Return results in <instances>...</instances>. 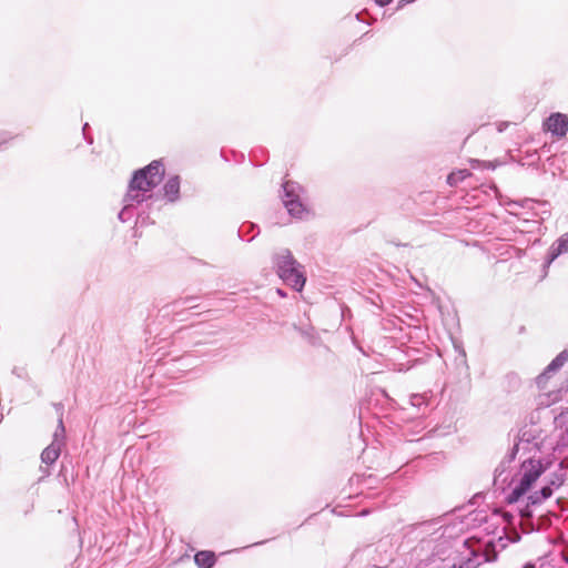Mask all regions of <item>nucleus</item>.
Returning a JSON list of instances; mask_svg holds the SVG:
<instances>
[{
	"instance_id": "obj_1",
	"label": "nucleus",
	"mask_w": 568,
	"mask_h": 568,
	"mask_svg": "<svg viewBox=\"0 0 568 568\" xmlns=\"http://www.w3.org/2000/svg\"><path fill=\"white\" fill-rule=\"evenodd\" d=\"M164 173V165L161 161H152L145 168L135 171L130 181L129 196L136 201L144 200V194L162 182Z\"/></svg>"
},
{
	"instance_id": "obj_2",
	"label": "nucleus",
	"mask_w": 568,
	"mask_h": 568,
	"mask_svg": "<svg viewBox=\"0 0 568 568\" xmlns=\"http://www.w3.org/2000/svg\"><path fill=\"white\" fill-rule=\"evenodd\" d=\"M276 265L278 276L287 285L301 292L305 285L306 277L302 271V266L288 250H284L276 255Z\"/></svg>"
},
{
	"instance_id": "obj_3",
	"label": "nucleus",
	"mask_w": 568,
	"mask_h": 568,
	"mask_svg": "<svg viewBox=\"0 0 568 568\" xmlns=\"http://www.w3.org/2000/svg\"><path fill=\"white\" fill-rule=\"evenodd\" d=\"M524 468L526 471L523 475L519 485L515 488V494L517 496L525 495L542 474V466L540 462L537 460H529L528 463H525Z\"/></svg>"
},
{
	"instance_id": "obj_4",
	"label": "nucleus",
	"mask_w": 568,
	"mask_h": 568,
	"mask_svg": "<svg viewBox=\"0 0 568 568\" xmlns=\"http://www.w3.org/2000/svg\"><path fill=\"white\" fill-rule=\"evenodd\" d=\"M546 131L551 132L557 138H564L568 131V116L564 113H552L544 123Z\"/></svg>"
},
{
	"instance_id": "obj_5",
	"label": "nucleus",
	"mask_w": 568,
	"mask_h": 568,
	"mask_svg": "<svg viewBox=\"0 0 568 568\" xmlns=\"http://www.w3.org/2000/svg\"><path fill=\"white\" fill-rule=\"evenodd\" d=\"M292 187H293V185L290 182H286L284 184V191L286 193V199L284 200V205L292 216L301 217L304 212V209H303L302 203L293 194Z\"/></svg>"
},
{
	"instance_id": "obj_6",
	"label": "nucleus",
	"mask_w": 568,
	"mask_h": 568,
	"mask_svg": "<svg viewBox=\"0 0 568 568\" xmlns=\"http://www.w3.org/2000/svg\"><path fill=\"white\" fill-rule=\"evenodd\" d=\"M194 561L199 568H212L216 562V556L211 550L197 551Z\"/></svg>"
},
{
	"instance_id": "obj_7",
	"label": "nucleus",
	"mask_w": 568,
	"mask_h": 568,
	"mask_svg": "<svg viewBox=\"0 0 568 568\" xmlns=\"http://www.w3.org/2000/svg\"><path fill=\"white\" fill-rule=\"evenodd\" d=\"M568 252V233L560 236L557 241V244L551 245L549 255L550 260L549 262H552L555 258H557L562 253Z\"/></svg>"
},
{
	"instance_id": "obj_8",
	"label": "nucleus",
	"mask_w": 568,
	"mask_h": 568,
	"mask_svg": "<svg viewBox=\"0 0 568 568\" xmlns=\"http://www.w3.org/2000/svg\"><path fill=\"white\" fill-rule=\"evenodd\" d=\"M180 192V180L178 176L171 178L164 184V193L170 201L178 199Z\"/></svg>"
},
{
	"instance_id": "obj_9",
	"label": "nucleus",
	"mask_w": 568,
	"mask_h": 568,
	"mask_svg": "<svg viewBox=\"0 0 568 568\" xmlns=\"http://www.w3.org/2000/svg\"><path fill=\"white\" fill-rule=\"evenodd\" d=\"M60 456V447L51 444L45 447L41 454V460L47 465H52Z\"/></svg>"
},
{
	"instance_id": "obj_10",
	"label": "nucleus",
	"mask_w": 568,
	"mask_h": 568,
	"mask_svg": "<svg viewBox=\"0 0 568 568\" xmlns=\"http://www.w3.org/2000/svg\"><path fill=\"white\" fill-rule=\"evenodd\" d=\"M469 175V172L467 170H459L457 172H452L448 176H447V183L450 185V186H455L457 185L459 182H462L463 180H465L467 176Z\"/></svg>"
},
{
	"instance_id": "obj_11",
	"label": "nucleus",
	"mask_w": 568,
	"mask_h": 568,
	"mask_svg": "<svg viewBox=\"0 0 568 568\" xmlns=\"http://www.w3.org/2000/svg\"><path fill=\"white\" fill-rule=\"evenodd\" d=\"M552 495V489L549 486L542 487L539 493H536L529 497L531 504H539L542 500L549 498Z\"/></svg>"
},
{
	"instance_id": "obj_12",
	"label": "nucleus",
	"mask_w": 568,
	"mask_h": 568,
	"mask_svg": "<svg viewBox=\"0 0 568 568\" xmlns=\"http://www.w3.org/2000/svg\"><path fill=\"white\" fill-rule=\"evenodd\" d=\"M13 136H11L10 134H8L7 132H0V146L2 144H6L8 143L10 140H12Z\"/></svg>"
},
{
	"instance_id": "obj_13",
	"label": "nucleus",
	"mask_w": 568,
	"mask_h": 568,
	"mask_svg": "<svg viewBox=\"0 0 568 568\" xmlns=\"http://www.w3.org/2000/svg\"><path fill=\"white\" fill-rule=\"evenodd\" d=\"M393 0H375V2L381 6V7H385L387 6L388 3H390Z\"/></svg>"
},
{
	"instance_id": "obj_14",
	"label": "nucleus",
	"mask_w": 568,
	"mask_h": 568,
	"mask_svg": "<svg viewBox=\"0 0 568 568\" xmlns=\"http://www.w3.org/2000/svg\"><path fill=\"white\" fill-rule=\"evenodd\" d=\"M520 497H521V496H517V495L515 494V489H514L509 498H510V501H516V500H518Z\"/></svg>"
},
{
	"instance_id": "obj_15",
	"label": "nucleus",
	"mask_w": 568,
	"mask_h": 568,
	"mask_svg": "<svg viewBox=\"0 0 568 568\" xmlns=\"http://www.w3.org/2000/svg\"><path fill=\"white\" fill-rule=\"evenodd\" d=\"M552 366H557V363L556 362H552L551 365L549 367H552Z\"/></svg>"
},
{
	"instance_id": "obj_16",
	"label": "nucleus",
	"mask_w": 568,
	"mask_h": 568,
	"mask_svg": "<svg viewBox=\"0 0 568 568\" xmlns=\"http://www.w3.org/2000/svg\"><path fill=\"white\" fill-rule=\"evenodd\" d=\"M524 568H535L534 566L527 565Z\"/></svg>"
}]
</instances>
